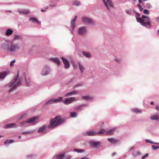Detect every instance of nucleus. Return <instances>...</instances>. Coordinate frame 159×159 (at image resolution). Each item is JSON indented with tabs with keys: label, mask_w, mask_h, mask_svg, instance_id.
Listing matches in <instances>:
<instances>
[{
	"label": "nucleus",
	"mask_w": 159,
	"mask_h": 159,
	"mask_svg": "<svg viewBox=\"0 0 159 159\" xmlns=\"http://www.w3.org/2000/svg\"><path fill=\"white\" fill-rule=\"evenodd\" d=\"M72 3L76 6H79L80 5V2L79 1H73L72 2Z\"/></svg>",
	"instance_id": "nucleus-34"
},
{
	"label": "nucleus",
	"mask_w": 159,
	"mask_h": 159,
	"mask_svg": "<svg viewBox=\"0 0 159 159\" xmlns=\"http://www.w3.org/2000/svg\"><path fill=\"white\" fill-rule=\"evenodd\" d=\"M137 7H139V10H140V11H142V10H143V8L141 6V5H140L139 4H137Z\"/></svg>",
	"instance_id": "nucleus-43"
},
{
	"label": "nucleus",
	"mask_w": 159,
	"mask_h": 159,
	"mask_svg": "<svg viewBox=\"0 0 159 159\" xmlns=\"http://www.w3.org/2000/svg\"><path fill=\"white\" fill-rule=\"evenodd\" d=\"M14 141V140L12 139H7L4 142V144H6L7 143H11Z\"/></svg>",
	"instance_id": "nucleus-33"
},
{
	"label": "nucleus",
	"mask_w": 159,
	"mask_h": 159,
	"mask_svg": "<svg viewBox=\"0 0 159 159\" xmlns=\"http://www.w3.org/2000/svg\"><path fill=\"white\" fill-rule=\"evenodd\" d=\"M85 159V157H82V158H81L80 159Z\"/></svg>",
	"instance_id": "nucleus-64"
},
{
	"label": "nucleus",
	"mask_w": 159,
	"mask_h": 159,
	"mask_svg": "<svg viewBox=\"0 0 159 159\" xmlns=\"http://www.w3.org/2000/svg\"><path fill=\"white\" fill-rule=\"evenodd\" d=\"M152 148L154 150L157 149L159 148V147H157L156 146L154 145H152Z\"/></svg>",
	"instance_id": "nucleus-44"
},
{
	"label": "nucleus",
	"mask_w": 159,
	"mask_h": 159,
	"mask_svg": "<svg viewBox=\"0 0 159 159\" xmlns=\"http://www.w3.org/2000/svg\"><path fill=\"white\" fill-rule=\"evenodd\" d=\"M134 12L136 14V15L135 16H136V18L138 17H137L139 16H140V15L139 13H137L135 12Z\"/></svg>",
	"instance_id": "nucleus-49"
},
{
	"label": "nucleus",
	"mask_w": 159,
	"mask_h": 159,
	"mask_svg": "<svg viewBox=\"0 0 159 159\" xmlns=\"http://www.w3.org/2000/svg\"><path fill=\"white\" fill-rule=\"evenodd\" d=\"M82 54L87 57H90L91 56V54L89 52L85 51L82 52Z\"/></svg>",
	"instance_id": "nucleus-27"
},
{
	"label": "nucleus",
	"mask_w": 159,
	"mask_h": 159,
	"mask_svg": "<svg viewBox=\"0 0 159 159\" xmlns=\"http://www.w3.org/2000/svg\"><path fill=\"white\" fill-rule=\"evenodd\" d=\"M18 12L20 14H27L29 12V11L28 10L24 9L22 10H18Z\"/></svg>",
	"instance_id": "nucleus-18"
},
{
	"label": "nucleus",
	"mask_w": 159,
	"mask_h": 159,
	"mask_svg": "<svg viewBox=\"0 0 159 159\" xmlns=\"http://www.w3.org/2000/svg\"><path fill=\"white\" fill-rule=\"evenodd\" d=\"M22 37L20 35L16 34L14 36V38L12 39V41H14L16 40H18L21 39Z\"/></svg>",
	"instance_id": "nucleus-24"
},
{
	"label": "nucleus",
	"mask_w": 159,
	"mask_h": 159,
	"mask_svg": "<svg viewBox=\"0 0 159 159\" xmlns=\"http://www.w3.org/2000/svg\"><path fill=\"white\" fill-rule=\"evenodd\" d=\"M29 20L35 21L37 22H38V21L35 18H32V17Z\"/></svg>",
	"instance_id": "nucleus-46"
},
{
	"label": "nucleus",
	"mask_w": 159,
	"mask_h": 159,
	"mask_svg": "<svg viewBox=\"0 0 159 159\" xmlns=\"http://www.w3.org/2000/svg\"><path fill=\"white\" fill-rule=\"evenodd\" d=\"M82 20L84 23L85 24H92L93 23V21L92 19L87 17H83L82 18Z\"/></svg>",
	"instance_id": "nucleus-8"
},
{
	"label": "nucleus",
	"mask_w": 159,
	"mask_h": 159,
	"mask_svg": "<svg viewBox=\"0 0 159 159\" xmlns=\"http://www.w3.org/2000/svg\"><path fill=\"white\" fill-rule=\"evenodd\" d=\"M1 48L7 52H13L19 49L20 47L17 44H14L11 42H6L2 44Z\"/></svg>",
	"instance_id": "nucleus-1"
},
{
	"label": "nucleus",
	"mask_w": 159,
	"mask_h": 159,
	"mask_svg": "<svg viewBox=\"0 0 159 159\" xmlns=\"http://www.w3.org/2000/svg\"><path fill=\"white\" fill-rule=\"evenodd\" d=\"M85 27H82L79 28L78 30V34L80 35L83 34L85 32Z\"/></svg>",
	"instance_id": "nucleus-13"
},
{
	"label": "nucleus",
	"mask_w": 159,
	"mask_h": 159,
	"mask_svg": "<svg viewBox=\"0 0 159 159\" xmlns=\"http://www.w3.org/2000/svg\"><path fill=\"white\" fill-rule=\"evenodd\" d=\"M65 121L64 119L60 116H56L54 118H51L48 126V128L53 129L62 124Z\"/></svg>",
	"instance_id": "nucleus-2"
},
{
	"label": "nucleus",
	"mask_w": 159,
	"mask_h": 159,
	"mask_svg": "<svg viewBox=\"0 0 159 159\" xmlns=\"http://www.w3.org/2000/svg\"><path fill=\"white\" fill-rule=\"evenodd\" d=\"M47 127L46 125H43L42 127H40L39 130H38V132L43 133L45 131V130Z\"/></svg>",
	"instance_id": "nucleus-17"
},
{
	"label": "nucleus",
	"mask_w": 159,
	"mask_h": 159,
	"mask_svg": "<svg viewBox=\"0 0 159 159\" xmlns=\"http://www.w3.org/2000/svg\"><path fill=\"white\" fill-rule=\"evenodd\" d=\"M46 11V10H43V9H42L41 10V11L43 12H44L45 11Z\"/></svg>",
	"instance_id": "nucleus-55"
},
{
	"label": "nucleus",
	"mask_w": 159,
	"mask_h": 159,
	"mask_svg": "<svg viewBox=\"0 0 159 159\" xmlns=\"http://www.w3.org/2000/svg\"><path fill=\"white\" fill-rule=\"evenodd\" d=\"M18 127V126L15 123H11L6 125L4 126V128L5 129L10 128H16Z\"/></svg>",
	"instance_id": "nucleus-11"
},
{
	"label": "nucleus",
	"mask_w": 159,
	"mask_h": 159,
	"mask_svg": "<svg viewBox=\"0 0 159 159\" xmlns=\"http://www.w3.org/2000/svg\"><path fill=\"white\" fill-rule=\"evenodd\" d=\"M34 130H31L30 131H27L26 132H22L21 133L22 134H31L34 132Z\"/></svg>",
	"instance_id": "nucleus-25"
},
{
	"label": "nucleus",
	"mask_w": 159,
	"mask_h": 159,
	"mask_svg": "<svg viewBox=\"0 0 159 159\" xmlns=\"http://www.w3.org/2000/svg\"><path fill=\"white\" fill-rule=\"evenodd\" d=\"M23 116H21L20 117V120L21 119L23 118Z\"/></svg>",
	"instance_id": "nucleus-61"
},
{
	"label": "nucleus",
	"mask_w": 159,
	"mask_h": 159,
	"mask_svg": "<svg viewBox=\"0 0 159 159\" xmlns=\"http://www.w3.org/2000/svg\"><path fill=\"white\" fill-rule=\"evenodd\" d=\"M116 129V128H113L106 131L105 132L106 135H112L113 132Z\"/></svg>",
	"instance_id": "nucleus-16"
},
{
	"label": "nucleus",
	"mask_w": 159,
	"mask_h": 159,
	"mask_svg": "<svg viewBox=\"0 0 159 159\" xmlns=\"http://www.w3.org/2000/svg\"><path fill=\"white\" fill-rule=\"evenodd\" d=\"M146 141L148 143H152V144H159V143H156L154 142H152L151 140H146Z\"/></svg>",
	"instance_id": "nucleus-39"
},
{
	"label": "nucleus",
	"mask_w": 159,
	"mask_h": 159,
	"mask_svg": "<svg viewBox=\"0 0 159 159\" xmlns=\"http://www.w3.org/2000/svg\"><path fill=\"white\" fill-rule=\"evenodd\" d=\"M39 118V116H35L26 120L27 123L29 124H34L36 123V120Z\"/></svg>",
	"instance_id": "nucleus-6"
},
{
	"label": "nucleus",
	"mask_w": 159,
	"mask_h": 159,
	"mask_svg": "<svg viewBox=\"0 0 159 159\" xmlns=\"http://www.w3.org/2000/svg\"><path fill=\"white\" fill-rule=\"evenodd\" d=\"M21 138V136H18V138L19 139H20Z\"/></svg>",
	"instance_id": "nucleus-60"
},
{
	"label": "nucleus",
	"mask_w": 159,
	"mask_h": 159,
	"mask_svg": "<svg viewBox=\"0 0 159 159\" xmlns=\"http://www.w3.org/2000/svg\"><path fill=\"white\" fill-rule=\"evenodd\" d=\"M132 111L134 112L137 113H140L141 112V110L136 108L132 109Z\"/></svg>",
	"instance_id": "nucleus-29"
},
{
	"label": "nucleus",
	"mask_w": 159,
	"mask_h": 159,
	"mask_svg": "<svg viewBox=\"0 0 159 159\" xmlns=\"http://www.w3.org/2000/svg\"><path fill=\"white\" fill-rule=\"evenodd\" d=\"M55 6V5H50V7H54Z\"/></svg>",
	"instance_id": "nucleus-53"
},
{
	"label": "nucleus",
	"mask_w": 159,
	"mask_h": 159,
	"mask_svg": "<svg viewBox=\"0 0 159 159\" xmlns=\"http://www.w3.org/2000/svg\"><path fill=\"white\" fill-rule=\"evenodd\" d=\"M77 100L75 97L68 98L65 99V100L62 101L64 104H70L71 102L76 101Z\"/></svg>",
	"instance_id": "nucleus-5"
},
{
	"label": "nucleus",
	"mask_w": 159,
	"mask_h": 159,
	"mask_svg": "<svg viewBox=\"0 0 159 159\" xmlns=\"http://www.w3.org/2000/svg\"><path fill=\"white\" fill-rule=\"evenodd\" d=\"M116 154V153L115 152H114L112 154V155L113 156L115 155V154Z\"/></svg>",
	"instance_id": "nucleus-56"
},
{
	"label": "nucleus",
	"mask_w": 159,
	"mask_h": 159,
	"mask_svg": "<svg viewBox=\"0 0 159 159\" xmlns=\"http://www.w3.org/2000/svg\"><path fill=\"white\" fill-rule=\"evenodd\" d=\"M146 7L149 8H150L152 7V6L150 4H146Z\"/></svg>",
	"instance_id": "nucleus-47"
},
{
	"label": "nucleus",
	"mask_w": 159,
	"mask_h": 159,
	"mask_svg": "<svg viewBox=\"0 0 159 159\" xmlns=\"http://www.w3.org/2000/svg\"><path fill=\"white\" fill-rule=\"evenodd\" d=\"M71 156H69L67 157V158H71Z\"/></svg>",
	"instance_id": "nucleus-57"
},
{
	"label": "nucleus",
	"mask_w": 159,
	"mask_h": 159,
	"mask_svg": "<svg viewBox=\"0 0 159 159\" xmlns=\"http://www.w3.org/2000/svg\"><path fill=\"white\" fill-rule=\"evenodd\" d=\"M86 106H87V105L86 104H84L82 105H81L80 106H79L76 107L75 108V109H76V110H80V109H81V108L82 107H86Z\"/></svg>",
	"instance_id": "nucleus-35"
},
{
	"label": "nucleus",
	"mask_w": 159,
	"mask_h": 159,
	"mask_svg": "<svg viewBox=\"0 0 159 159\" xmlns=\"http://www.w3.org/2000/svg\"><path fill=\"white\" fill-rule=\"evenodd\" d=\"M106 131L104 129H102L99 131H98V132H96L97 134H103Z\"/></svg>",
	"instance_id": "nucleus-38"
},
{
	"label": "nucleus",
	"mask_w": 159,
	"mask_h": 159,
	"mask_svg": "<svg viewBox=\"0 0 159 159\" xmlns=\"http://www.w3.org/2000/svg\"><path fill=\"white\" fill-rule=\"evenodd\" d=\"M107 140L112 144L116 143L118 141V140L114 138H108Z\"/></svg>",
	"instance_id": "nucleus-15"
},
{
	"label": "nucleus",
	"mask_w": 159,
	"mask_h": 159,
	"mask_svg": "<svg viewBox=\"0 0 159 159\" xmlns=\"http://www.w3.org/2000/svg\"><path fill=\"white\" fill-rule=\"evenodd\" d=\"M78 65L81 72L83 73L85 70V68L80 62L78 63Z\"/></svg>",
	"instance_id": "nucleus-26"
},
{
	"label": "nucleus",
	"mask_w": 159,
	"mask_h": 159,
	"mask_svg": "<svg viewBox=\"0 0 159 159\" xmlns=\"http://www.w3.org/2000/svg\"><path fill=\"white\" fill-rule=\"evenodd\" d=\"M77 16H75L74 17V18L72 20L73 21L75 22L76 21V19H77Z\"/></svg>",
	"instance_id": "nucleus-50"
},
{
	"label": "nucleus",
	"mask_w": 159,
	"mask_h": 159,
	"mask_svg": "<svg viewBox=\"0 0 159 159\" xmlns=\"http://www.w3.org/2000/svg\"><path fill=\"white\" fill-rule=\"evenodd\" d=\"M62 61V62L64 65L65 68L68 69L69 68L70 65L69 61L66 59L62 57L61 58Z\"/></svg>",
	"instance_id": "nucleus-9"
},
{
	"label": "nucleus",
	"mask_w": 159,
	"mask_h": 159,
	"mask_svg": "<svg viewBox=\"0 0 159 159\" xmlns=\"http://www.w3.org/2000/svg\"><path fill=\"white\" fill-rule=\"evenodd\" d=\"M139 3H141L142 2L141 0H139Z\"/></svg>",
	"instance_id": "nucleus-59"
},
{
	"label": "nucleus",
	"mask_w": 159,
	"mask_h": 159,
	"mask_svg": "<svg viewBox=\"0 0 159 159\" xmlns=\"http://www.w3.org/2000/svg\"><path fill=\"white\" fill-rule=\"evenodd\" d=\"M49 68L48 66H46L43 69L42 72L43 75L49 74L50 73Z\"/></svg>",
	"instance_id": "nucleus-12"
},
{
	"label": "nucleus",
	"mask_w": 159,
	"mask_h": 159,
	"mask_svg": "<svg viewBox=\"0 0 159 159\" xmlns=\"http://www.w3.org/2000/svg\"><path fill=\"white\" fill-rule=\"evenodd\" d=\"M136 19L137 22L143 26H146L147 25H150V21L148 16L143 15L142 17H136Z\"/></svg>",
	"instance_id": "nucleus-3"
},
{
	"label": "nucleus",
	"mask_w": 159,
	"mask_h": 159,
	"mask_svg": "<svg viewBox=\"0 0 159 159\" xmlns=\"http://www.w3.org/2000/svg\"><path fill=\"white\" fill-rule=\"evenodd\" d=\"M150 118L152 120H157L159 119V116H151Z\"/></svg>",
	"instance_id": "nucleus-30"
},
{
	"label": "nucleus",
	"mask_w": 159,
	"mask_h": 159,
	"mask_svg": "<svg viewBox=\"0 0 159 159\" xmlns=\"http://www.w3.org/2000/svg\"><path fill=\"white\" fill-rule=\"evenodd\" d=\"M159 108V107H158V106H156V109H158V108Z\"/></svg>",
	"instance_id": "nucleus-58"
},
{
	"label": "nucleus",
	"mask_w": 159,
	"mask_h": 159,
	"mask_svg": "<svg viewBox=\"0 0 159 159\" xmlns=\"http://www.w3.org/2000/svg\"><path fill=\"white\" fill-rule=\"evenodd\" d=\"M82 98L83 99L87 100H90L92 98V97L89 96H84L82 97Z\"/></svg>",
	"instance_id": "nucleus-32"
},
{
	"label": "nucleus",
	"mask_w": 159,
	"mask_h": 159,
	"mask_svg": "<svg viewBox=\"0 0 159 159\" xmlns=\"http://www.w3.org/2000/svg\"><path fill=\"white\" fill-rule=\"evenodd\" d=\"M81 85L80 84H76V85L74 87V88H75L76 87H79L80 86H81Z\"/></svg>",
	"instance_id": "nucleus-51"
},
{
	"label": "nucleus",
	"mask_w": 159,
	"mask_h": 159,
	"mask_svg": "<svg viewBox=\"0 0 159 159\" xmlns=\"http://www.w3.org/2000/svg\"><path fill=\"white\" fill-rule=\"evenodd\" d=\"M148 153H146V154H145L142 157V159H144V158H145L146 157H148Z\"/></svg>",
	"instance_id": "nucleus-48"
},
{
	"label": "nucleus",
	"mask_w": 159,
	"mask_h": 159,
	"mask_svg": "<svg viewBox=\"0 0 159 159\" xmlns=\"http://www.w3.org/2000/svg\"><path fill=\"white\" fill-rule=\"evenodd\" d=\"M13 31L10 29H8L6 32V35L7 36H9L11 35Z\"/></svg>",
	"instance_id": "nucleus-23"
},
{
	"label": "nucleus",
	"mask_w": 159,
	"mask_h": 159,
	"mask_svg": "<svg viewBox=\"0 0 159 159\" xmlns=\"http://www.w3.org/2000/svg\"><path fill=\"white\" fill-rule=\"evenodd\" d=\"M140 154V152L138 151H135L133 152V155L135 156L138 155Z\"/></svg>",
	"instance_id": "nucleus-42"
},
{
	"label": "nucleus",
	"mask_w": 159,
	"mask_h": 159,
	"mask_svg": "<svg viewBox=\"0 0 159 159\" xmlns=\"http://www.w3.org/2000/svg\"><path fill=\"white\" fill-rule=\"evenodd\" d=\"M115 60L117 62H120V60L118 58H116Z\"/></svg>",
	"instance_id": "nucleus-52"
},
{
	"label": "nucleus",
	"mask_w": 159,
	"mask_h": 159,
	"mask_svg": "<svg viewBox=\"0 0 159 159\" xmlns=\"http://www.w3.org/2000/svg\"><path fill=\"white\" fill-rule=\"evenodd\" d=\"M153 102H151L150 104H153Z\"/></svg>",
	"instance_id": "nucleus-63"
},
{
	"label": "nucleus",
	"mask_w": 159,
	"mask_h": 159,
	"mask_svg": "<svg viewBox=\"0 0 159 159\" xmlns=\"http://www.w3.org/2000/svg\"><path fill=\"white\" fill-rule=\"evenodd\" d=\"M75 22L74 21H73L72 20H71V26L70 27L72 28V29H74L75 27Z\"/></svg>",
	"instance_id": "nucleus-37"
},
{
	"label": "nucleus",
	"mask_w": 159,
	"mask_h": 159,
	"mask_svg": "<svg viewBox=\"0 0 159 159\" xmlns=\"http://www.w3.org/2000/svg\"><path fill=\"white\" fill-rule=\"evenodd\" d=\"M51 61H53L57 63L58 66H59L60 64V61L59 59L57 58H51L50 59Z\"/></svg>",
	"instance_id": "nucleus-20"
},
{
	"label": "nucleus",
	"mask_w": 159,
	"mask_h": 159,
	"mask_svg": "<svg viewBox=\"0 0 159 159\" xmlns=\"http://www.w3.org/2000/svg\"><path fill=\"white\" fill-rule=\"evenodd\" d=\"M74 151H75V152H83L84 151L83 150L79 149H74Z\"/></svg>",
	"instance_id": "nucleus-41"
},
{
	"label": "nucleus",
	"mask_w": 159,
	"mask_h": 159,
	"mask_svg": "<svg viewBox=\"0 0 159 159\" xmlns=\"http://www.w3.org/2000/svg\"><path fill=\"white\" fill-rule=\"evenodd\" d=\"M157 20L158 22H159V16L157 18Z\"/></svg>",
	"instance_id": "nucleus-54"
},
{
	"label": "nucleus",
	"mask_w": 159,
	"mask_h": 159,
	"mask_svg": "<svg viewBox=\"0 0 159 159\" xmlns=\"http://www.w3.org/2000/svg\"><path fill=\"white\" fill-rule=\"evenodd\" d=\"M15 60H12L10 63V66H13L14 63H15Z\"/></svg>",
	"instance_id": "nucleus-45"
},
{
	"label": "nucleus",
	"mask_w": 159,
	"mask_h": 159,
	"mask_svg": "<svg viewBox=\"0 0 159 159\" xmlns=\"http://www.w3.org/2000/svg\"><path fill=\"white\" fill-rule=\"evenodd\" d=\"M20 84V79H18V76H16L14 79V81L7 84V86L9 87L12 86V87L9 90L8 92L10 93L11 91L16 89V88Z\"/></svg>",
	"instance_id": "nucleus-4"
},
{
	"label": "nucleus",
	"mask_w": 159,
	"mask_h": 159,
	"mask_svg": "<svg viewBox=\"0 0 159 159\" xmlns=\"http://www.w3.org/2000/svg\"><path fill=\"white\" fill-rule=\"evenodd\" d=\"M85 134L86 135H87L88 136H95L97 134V133L96 132L93 131H88Z\"/></svg>",
	"instance_id": "nucleus-19"
},
{
	"label": "nucleus",
	"mask_w": 159,
	"mask_h": 159,
	"mask_svg": "<svg viewBox=\"0 0 159 159\" xmlns=\"http://www.w3.org/2000/svg\"><path fill=\"white\" fill-rule=\"evenodd\" d=\"M143 13L146 15H148L149 14V11L147 9H145L143 11Z\"/></svg>",
	"instance_id": "nucleus-40"
},
{
	"label": "nucleus",
	"mask_w": 159,
	"mask_h": 159,
	"mask_svg": "<svg viewBox=\"0 0 159 159\" xmlns=\"http://www.w3.org/2000/svg\"><path fill=\"white\" fill-rule=\"evenodd\" d=\"M89 143L91 144V146H93L94 147H96L100 144V143L99 142H93L90 141Z\"/></svg>",
	"instance_id": "nucleus-22"
},
{
	"label": "nucleus",
	"mask_w": 159,
	"mask_h": 159,
	"mask_svg": "<svg viewBox=\"0 0 159 159\" xmlns=\"http://www.w3.org/2000/svg\"><path fill=\"white\" fill-rule=\"evenodd\" d=\"M107 3L105 0H103V2L106 7H107V9L108 10H109L108 5H109V6L110 7H113V4L111 0H107Z\"/></svg>",
	"instance_id": "nucleus-10"
},
{
	"label": "nucleus",
	"mask_w": 159,
	"mask_h": 159,
	"mask_svg": "<svg viewBox=\"0 0 159 159\" xmlns=\"http://www.w3.org/2000/svg\"><path fill=\"white\" fill-rule=\"evenodd\" d=\"M26 120L25 121L21 122L20 123L21 126L22 127H25L27 126L26 124H27Z\"/></svg>",
	"instance_id": "nucleus-28"
},
{
	"label": "nucleus",
	"mask_w": 159,
	"mask_h": 159,
	"mask_svg": "<svg viewBox=\"0 0 159 159\" xmlns=\"http://www.w3.org/2000/svg\"><path fill=\"white\" fill-rule=\"evenodd\" d=\"M63 99V97H58V98L57 99H51L49 101L47 102L46 104L48 105H49L52 104V102H60Z\"/></svg>",
	"instance_id": "nucleus-7"
},
{
	"label": "nucleus",
	"mask_w": 159,
	"mask_h": 159,
	"mask_svg": "<svg viewBox=\"0 0 159 159\" xmlns=\"http://www.w3.org/2000/svg\"><path fill=\"white\" fill-rule=\"evenodd\" d=\"M70 116L71 117H75L77 116V113L75 112H71L70 113Z\"/></svg>",
	"instance_id": "nucleus-36"
},
{
	"label": "nucleus",
	"mask_w": 159,
	"mask_h": 159,
	"mask_svg": "<svg viewBox=\"0 0 159 159\" xmlns=\"http://www.w3.org/2000/svg\"><path fill=\"white\" fill-rule=\"evenodd\" d=\"M65 153L58 155L56 157V159H62V158L64 156Z\"/></svg>",
	"instance_id": "nucleus-31"
},
{
	"label": "nucleus",
	"mask_w": 159,
	"mask_h": 159,
	"mask_svg": "<svg viewBox=\"0 0 159 159\" xmlns=\"http://www.w3.org/2000/svg\"><path fill=\"white\" fill-rule=\"evenodd\" d=\"M79 93L78 91H73L70 92L69 93H67L64 96L67 97L69 96H71L73 95H75L76 94H78Z\"/></svg>",
	"instance_id": "nucleus-14"
},
{
	"label": "nucleus",
	"mask_w": 159,
	"mask_h": 159,
	"mask_svg": "<svg viewBox=\"0 0 159 159\" xmlns=\"http://www.w3.org/2000/svg\"><path fill=\"white\" fill-rule=\"evenodd\" d=\"M48 6H47V7H45V8L46 9H48Z\"/></svg>",
	"instance_id": "nucleus-62"
},
{
	"label": "nucleus",
	"mask_w": 159,
	"mask_h": 159,
	"mask_svg": "<svg viewBox=\"0 0 159 159\" xmlns=\"http://www.w3.org/2000/svg\"><path fill=\"white\" fill-rule=\"evenodd\" d=\"M7 75V73L6 71L1 72L0 73V79H4Z\"/></svg>",
	"instance_id": "nucleus-21"
}]
</instances>
